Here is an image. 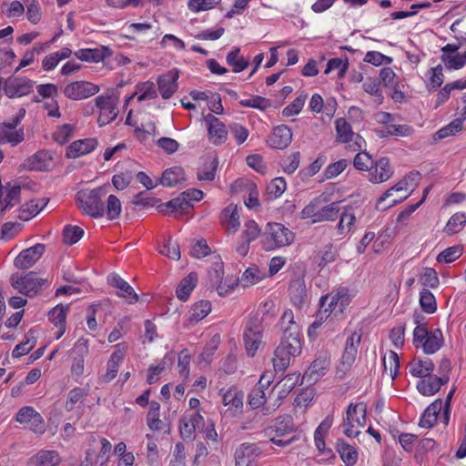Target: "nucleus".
Returning a JSON list of instances; mask_svg holds the SVG:
<instances>
[{"mask_svg":"<svg viewBox=\"0 0 466 466\" xmlns=\"http://www.w3.org/2000/svg\"><path fill=\"white\" fill-rule=\"evenodd\" d=\"M266 402L265 390L261 387H256L248 395V404L253 409L259 408Z\"/></svg>","mask_w":466,"mask_h":466,"instance_id":"nucleus-64","label":"nucleus"},{"mask_svg":"<svg viewBox=\"0 0 466 466\" xmlns=\"http://www.w3.org/2000/svg\"><path fill=\"white\" fill-rule=\"evenodd\" d=\"M178 72L168 71L157 79L158 90L164 99L170 98L177 89Z\"/></svg>","mask_w":466,"mask_h":466,"instance_id":"nucleus-23","label":"nucleus"},{"mask_svg":"<svg viewBox=\"0 0 466 466\" xmlns=\"http://www.w3.org/2000/svg\"><path fill=\"white\" fill-rule=\"evenodd\" d=\"M384 370H390V376L394 380L399 374L400 360L395 351L390 350L388 355L383 358Z\"/></svg>","mask_w":466,"mask_h":466,"instance_id":"nucleus-55","label":"nucleus"},{"mask_svg":"<svg viewBox=\"0 0 466 466\" xmlns=\"http://www.w3.org/2000/svg\"><path fill=\"white\" fill-rule=\"evenodd\" d=\"M11 285L18 292L25 296H35L41 289L42 285L46 281L44 279L37 277L34 271H30L25 276L14 274L10 278Z\"/></svg>","mask_w":466,"mask_h":466,"instance_id":"nucleus-11","label":"nucleus"},{"mask_svg":"<svg viewBox=\"0 0 466 466\" xmlns=\"http://www.w3.org/2000/svg\"><path fill=\"white\" fill-rule=\"evenodd\" d=\"M409 187L408 178H403L402 180L396 183L393 187H391L390 189H388L377 201L376 208L380 210H386L396 204L401 202L403 199H406L408 198V195L404 197H400L398 199H393L390 204L383 205V202L386 198L392 197L393 192H400V191H407Z\"/></svg>","mask_w":466,"mask_h":466,"instance_id":"nucleus-26","label":"nucleus"},{"mask_svg":"<svg viewBox=\"0 0 466 466\" xmlns=\"http://www.w3.org/2000/svg\"><path fill=\"white\" fill-rule=\"evenodd\" d=\"M291 140V129L286 125H280L273 129L271 136L268 139V144L273 148L284 149L289 146Z\"/></svg>","mask_w":466,"mask_h":466,"instance_id":"nucleus-22","label":"nucleus"},{"mask_svg":"<svg viewBox=\"0 0 466 466\" xmlns=\"http://www.w3.org/2000/svg\"><path fill=\"white\" fill-rule=\"evenodd\" d=\"M346 419L342 423L343 432L348 437H358L360 429L366 423V405L362 402L350 403L347 409Z\"/></svg>","mask_w":466,"mask_h":466,"instance_id":"nucleus-8","label":"nucleus"},{"mask_svg":"<svg viewBox=\"0 0 466 466\" xmlns=\"http://www.w3.org/2000/svg\"><path fill=\"white\" fill-rule=\"evenodd\" d=\"M392 175L393 170L390 160L387 157H381L370 167L369 180L371 183L379 184L389 180Z\"/></svg>","mask_w":466,"mask_h":466,"instance_id":"nucleus-20","label":"nucleus"},{"mask_svg":"<svg viewBox=\"0 0 466 466\" xmlns=\"http://www.w3.org/2000/svg\"><path fill=\"white\" fill-rule=\"evenodd\" d=\"M48 159H50V157L47 152L39 151L26 159L25 166L31 170L42 171L47 167L46 161Z\"/></svg>","mask_w":466,"mask_h":466,"instance_id":"nucleus-46","label":"nucleus"},{"mask_svg":"<svg viewBox=\"0 0 466 466\" xmlns=\"http://www.w3.org/2000/svg\"><path fill=\"white\" fill-rule=\"evenodd\" d=\"M239 48L235 47L227 56V62L232 66V70L235 73H239L248 66V60L239 56Z\"/></svg>","mask_w":466,"mask_h":466,"instance_id":"nucleus-48","label":"nucleus"},{"mask_svg":"<svg viewBox=\"0 0 466 466\" xmlns=\"http://www.w3.org/2000/svg\"><path fill=\"white\" fill-rule=\"evenodd\" d=\"M76 349H79V351L81 352L80 355L77 357H75L73 360V364L71 367V373L74 377H80L85 370V360H84V354L87 353L88 347H87V339H79L76 345Z\"/></svg>","mask_w":466,"mask_h":466,"instance_id":"nucleus-36","label":"nucleus"},{"mask_svg":"<svg viewBox=\"0 0 466 466\" xmlns=\"http://www.w3.org/2000/svg\"><path fill=\"white\" fill-rule=\"evenodd\" d=\"M353 164L354 167L359 170L370 171L374 162L370 155L366 152H360L355 156Z\"/></svg>","mask_w":466,"mask_h":466,"instance_id":"nucleus-63","label":"nucleus"},{"mask_svg":"<svg viewBox=\"0 0 466 466\" xmlns=\"http://www.w3.org/2000/svg\"><path fill=\"white\" fill-rule=\"evenodd\" d=\"M147 424L153 431H164L165 433L170 432L169 425L165 424L160 419L159 414H157L156 410L148 411L147 415Z\"/></svg>","mask_w":466,"mask_h":466,"instance_id":"nucleus-56","label":"nucleus"},{"mask_svg":"<svg viewBox=\"0 0 466 466\" xmlns=\"http://www.w3.org/2000/svg\"><path fill=\"white\" fill-rule=\"evenodd\" d=\"M340 207L339 202L323 206L321 198L311 200L300 212L301 218H309L311 223L334 221L339 217Z\"/></svg>","mask_w":466,"mask_h":466,"instance_id":"nucleus-4","label":"nucleus"},{"mask_svg":"<svg viewBox=\"0 0 466 466\" xmlns=\"http://www.w3.org/2000/svg\"><path fill=\"white\" fill-rule=\"evenodd\" d=\"M449 378L428 376V379L420 380L417 384V389L420 393L424 396H431L438 392L441 385L447 383Z\"/></svg>","mask_w":466,"mask_h":466,"instance_id":"nucleus-29","label":"nucleus"},{"mask_svg":"<svg viewBox=\"0 0 466 466\" xmlns=\"http://www.w3.org/2000/svg\"><path fill=\"white\" fill-rule=\"evenodd\" d=\"M420 282L426 287L436 288L439 285V278L437 272L431 268H423V272L420 277Z\"/></svg>","mask_w":466,"mask_h":466,"instance_id":"nucleus-60","label":"nucleus"},{"mask_svg":"<svg viewBox=\"0 0 466 466\" xmlns=\"http://www.w3.org/2000/svg\"><path fill=\"white\" fill-rule=\"evenodd\" d=\"M97 146L95 138H85L73 142L67 148L66 156L68 158H76L93 151Z\"/></svg>","mask_w":466,"mask_h":466,"instance_id":"nucleus-24","label":"nucleus"},{"mask_svg":"<svg viewBox=\"0 0 466 466\" xmlns=\"http://www.w3.org/2000/svg\"><path fill=\"white\" fill-rule=\"evenodd\" d=\"M338 451L341 460L348 465L352 466L357 462L358 452L354 447L341 441L338 443Z\"/></svg>","mask_w":466,"mask_h":466,"instance_id":"nucleus-51","label":"nucleus"},{"mask_svg":"<svg viewBox=\"0 0 466 466\" xmlns=\"http://www.w3.org/2000/svg\"><path fill=\"white\" fill-rule=\"evenodd\" d=\"M87 395V390L83 388H75L71 390L67 395L66 402V410L71 411L74 410L75 405L81 402Z\"/></svg>","mask_w":466,"mask_h":466,"instance_id":"nucleus-58","label":"nucleus"},{"mask_svg":"<svg viewBox=\"0 0 466 466\" xmlns=\"http://www.w3.org/2000/svg\"><path fill=\"white\" fill-rule=\"evenodd\" d=\"M264 434L269 441L279 447H285L296 441H305L303 431L299 430L291 416H279L272 420L264 430Z\"/></svg>","mask_w":466,"mask_h":466,"instance_id":"nucleus-1","label":"nucleus"},{"mask_svg":"<svg viewBox=\"0 0 466 466\" xmlns=\"http://www.w3.org/2000/svg\"><path fill=\"white\" fill-rule=\"evenodd\" d=\"M25 116V109L20 108L16 115L0 124V145L10 144L15 147L25 139L24 128H16Z\"/></svg>","mask_w":466,"mask_h":466,"instance_id":"nucleus-7","label":"nucleus"},{"mask_svg":"<svg viewBox=\"0 0 466 466\" xmlns=\"http://www.w3.org/2000/svg\"><path fill=\"white\" fill-rule=\"evenodd\" d=\"M185 179L184 170L180 167L166 169L160 177V184L165 187H174Z\"/></svg>","mask_w":466,"mask_h":466,"instance_id":"nucleus-38","label":"nucleus"},{"mask_svg":"<svg viewBox=\"0 0 466 466\" xmlns=\"http://www.w3.org/2000/svg\"><path fill=\"white\" fill-rule=\"evenodd\" d=\"M219 394L222 398V404L228 407L226 412L231 416H238L243 411L244 392L235 386L228 389H221Z\"/></svg>","mask_w":466,"mask_h":466,"instance_id":"nucleus-13","label":"nucleus"},{"mask_svg":"<svg viewBox=\"0 0 466 466\" xmlns=\"http://www.w3.org/2000/svg\"><path fill=\"white\" fill-rule=\"evenodd\" d=\"M335 127L337 132V139L339 143H348L352 139L354 135L351 126L343 117L338 118L335 121Z\"/></svg>","mask_w":466,"mask_h":466,"instance_id":"nucleus-45","label":"nucleus"},{"mask_svg":"<svg viewBox=\"0 0 466 466\" xmlns=\"http://www.w3.org/2000/svg\"><path fill=\"white\" fill-rule=\"evenodd\" d=\"M261 449L256 443L244 442L235 451L236 466H252Z\"/></svg>","mask_w":466,"mask_h":466,"instance_id":"nucleus-18","label":"nucleus"},{"mask_svg":"<svg viewBox=\"0 0 466 466\" xmlns=\"http://www.w3.org/2000/svg\"><path fill=\"white\" fill-rule=\"evenodd\" d=\"M36 343V339L32 331H29L25 337V340L19 343L15 347L12 352V356L14 358H20L25 354H27Z\"/></svg>","mask_w":466,"mask_h":466,"instance_id":"nucleus-50","label":"nucleus"},{"mask_svg":"<svg viewBox=\"0 0 466 466\" xmlns=\"http://www.w3.org/2000/svg\"><path fill=\"white\" fill-rule=\"evenodd\" d=\"M330 358L328 354L319 355L309 366L305 373L309 380L317 381L329 370Z\"/></svg>","mask_w":466,"mask_h":466,"instance_id":"nucleus-27","label":"nucleus"},{"mask_svg":"<svg viewBox=\"0 0 466 466\" xmlns=\"http://www.w3.org/2000/svg\"><path fill=\"white\" fill-rule=\"evenodd\" d=\"M84 235V230L77 226L67 225L63 230V240L66 245L76 243Z\"/></svg>","mask_w":466,"mask_h":466,"instance_id":"nucleus-54","label":"nucleus"},{"mask_svg":"<svg viewBox=\"0 0 466 466\" xmlns=\"http://www.w3.org/2000/svg\"><path fill=\"white\" fill-rule=\"evenodd\" d=\"M198 277L196 273H190L187 277L184 278L177 289V297L183 301H186L191 291L196 287Z\"/></svg>","mask_w":466,"mask_h":466,"instance_id":"nucleus-42","label":"nucleus"},{"mask_svg":"<svg viewBox=\"0 0 466 466\" xmlns=\"http://www.w3.org/2000/svg\"><path fill=\"white\" fill-rule=\"evenodd\" d=\"M32 461L38 466H57L61 458L56 451H40L32 458Z\"/></svg>","mask_w":466,"mask_h":466,"instance_id":"nucleus-40","label":"nucleus"},{"mask_svg":"<svg viewBox=\"0 0 466 466\" xmlns=\"http://www.w3.org/2000/svg\"><path fill=\"white\" fill-rule=\"evenodd\" d=\"M442 400H436L423 412L419 425L421 428H431L437 421L438 414L441 410Z\"/></svg>","mask_w":466,"mask_h":466,"instance_id":"nucleus-32","label":"nucleus"},{"mask_svg":"<svg viewBox=\"0 0 466 466\" xmlns=\"http://www.w3.org/2000/svg\"><path fill=\"white\" fill-rule=\"evenodd\" d=\"M218 161L217 157H209L198 171V180L212 181L215 178Z\"/></svg>","mask_w":466,"mask_h":466,"instance_id":"nucleus-44","label":"nucleus"},{"mask_svg":"<svg viewBox=\"0 0 466 466\" xmlns=\"http://www.w3.org/2000/svg\"><path fill=\"white\" fill-rule=\"evenodd\" d=\"M45 251L46 246L44 244H35L21 251L15 258L14 264L17 268H29L42 257Z\"/></svg>","mask_w":466,"mask_h":466,"instance_id":"nucleus-17","label":"nucleus"},{"mask_svg":"<svg viewBox=\"0 0 466 466\" xmlns=\"http://www.w3.org/2000/svg\"><path fill=\"white\" fill-rule=\"evenodd\" d=\"M466 224V214L464 212H457L453 214L448 220L444 232L448 236H452L460 232Z\"/></svg>","mask_w":466,"mask_h":466,"instance_id":"nucleus-43","label":"nucleus"},{"mask_svg":"<svg viewBox=\"0 0 466 466\" xmlns=\"http://www.w3.org/2000/svg\"><path fill=\"white\" fill-rule=\"evenodd\" d=\"M46 199L31 200L24 205L19 213V218L25 221L36 216L46 205Z\"/></svg>","mask_w":466,"mask_h":466,"instance_id":"nucleus-41","label":"nucleus"},{"mask_svg":"<svg viewBox=\"0 0 466 466\" xmlns=\"http://www.w3.org/2000/svg\"><path fill=\"white\" fill-rule=\"evenodd\" d=\"M460 47L461 43L448 44L441 47V58L448 69H460L466 65V51L463 54H459Z\"/></svg>","mask_w":466,"mask_h":466,"instance_id":"nucleus-16","label":"nucleus"},{"mask_svg":"<svg viewBox=\"0 0 466 466\" xmlns=\"http://www.w3.org/2000/svg\"><path fill=\"white\" fill-rule=\"evenodd\" d=\"M34 81L26 77H10L5 80L4 92L9 98L21 97L31 93Z\"/></svg>","mask_w":466,"mask_h":466,"instance_id":"nucleus-15","label":"nucleus"},{"mask_svg":"<svg viewBox=\"0 0 466 466\" xmlns=\"http://www.w3.org/2000/svg\"><path fill=\"white\" fill-rule=\"evenodd\" d=\"M99 92V86L87 81L71 82L65 86V96L72 100L88 98Z\"/></svg>","mask_w":466,"mask_h":466,"instance_id":"nucleus-14","label":"nucleus"},{"mask_svg":"<svg viewBox=\"0 0 466 466\" xmlns=\"http://www.w3.org/2000/svg\"><path fill=\"white\" fill-rule=\"evenodd\" d=\"M265 276V272L261 271L257 266H252L244 271L240 281L243 286H251L261 281Z\"/></svg>","mask_w":466,"mask_h":466,"instance_id":"nucleus-49","label":"nucleus"},{"mask_svg":"<svg viewBox=\"0 0 466 466\" xmlns=\"http://www.w3.org/2000/svg\"><path fill=\"white\" fill-rule=\"evenodd\" d=\"M306 98V95H300L299 96H298L293 102H291L283 109V116H291L299 114L304 106Z\"/></svg>","mask_w":466,"mask_h":466,"instance_id":"nucleus-61","label":"nucleus"},{"mask_svg":"<svg viewBox=\"0 0 466 466\" xmlns=\"http://www.w3.org/2000/svg\"><path fill=\"white\" fill-rule=\"evenodd\" d=\"M117 102L118 98L113 92H108L106 95L96 97V106L100 109V112L108 113L109 115L117 116Z\"/></svg>","mask_w":466,"mask_h":466,"instance_id":"nucleus-34","label":"nucleus"},{"mask_svg":"<svg viewBox=\"0 0 466 466\" xmlns=\"http://www.w3.org/2000/svg\"><path fill=\"white\" fill-rule=\"evenodd\" d=\"M113 52L108 46H102L93 49H80L75 53V56L82 61L98 63L103 61L105 58L111 56Z\"/></svg>","mask_w":466,"mask_h":466,"instance_id":"nucleus-25","label":"nucleus"},{"mask_svg":"<svg viewBox=\"0 0 466 466\" xmlns=\"http://www.w3.org/2000/svg\"><path fill=\"white\" fill-rule=\"evenodd\" d=\"M350 302V297L345 289H339L320 299V309L319 318L320 319H339Z\"/></svg>","mask_w":466,"mask_h":466,"instance_id":"nucleus-5","label":"nucleus"},{"mask_svg":"<svg viewBox=\"0 0 466 466\" xmlns=\"http://www.w3.org/2000/svg\"><path fill=\"white\" fill-rule=\"evenodd\" d=\"M205 123L208 130L209 139L213 144L221 145L226 142L228 129L218 117L212 114H208L205 116Z\"/></svg>","mask_w":466,"mask_h":466,"instance_id":"nucleus-19","label":"nucleus"},{"mask_svg":"<svg viewBox=\"0 0 466 466\" xmlns=\"http://www.w3.org/2000/svg\"><path fill=\"white\" fill-rule=\"evenodd\" d=\"M415 323L418 325L413 330V343L420 347L425 354L437 352L443 344V335L440 329L429 331L426 326L420 324L419 316H415Z\"/></svg>","mask_w":466,"mask_h":466,"instance_id":"nucleus-6","label":"nucleus"},{"mask_svg":"<svg viewBox=\"0 0 466 466\" xmlns=\"http://www.w3.org/2000/svg\"><path fill=\"white\" fill-rule=\"evenodd\" d=\"M280 329L283 331V334L298 336L300 335L299 326L294 320V314L291 309H286L279 321Z\"/></svg>","mask_w":466,"mask_h":466,"instance_id":"nucleus-39","label":"nucleus"},{"mask_svg":"<svg viewBox=\"0 0 466 466\" xmlns=\"http://www.w3.org/2000/svg\"><path fill=\"white\" fill-rule=\"evenodd\" d=\"M197 427L193 422H191V419L186 415H184L179 420V432L181 437L184 440H190L193 437V434L196 431Z\"/></svg>","mask_w":466,"mask_h":466,"instance_id":"nucleus-62","label":"nucleus"},{"mask_svg":"<svg viewBox=\"0 0 466 466\" xmlns=\"http://www.w3.org/2000/svg\"><path fill=\"white\" fill-rule=\"evenodd\" d=\"M300 335L283 334L272 360L276 372H284L290 365L291 360L301 353Z\"/></svg>","mask_w":466,"mask_h":466,"instance_id":"nucleus-2","label":"nucleus"},{"mask_svg":"<svg viewBox=\"0 0 466 466\" xmlns=\"http://www.w3.org/2000/svg\"><path fill=\"white\" fill-rule=\"evenodd\" d=\"M463 253V246L462 245H455L452 247H449L441 251L437 256V261L439 263H451L459 258Z\"/></svg>","mask_w":466,"mask_h":466,"instance_id":"nucleus-52","label":"nucleus"},{"mask_svg":"<svg viewBox=\"0 0 466 466\" xmlns=\"http://www.w3.org/2000/svg\"><path fill=\"white\" fill-rule=\"evenodd\" d=\"M360 340L361 333L358 331L352 332L347 339L341 359L337 367L336 374L339 378H343L350 370L356 360Z\"/></svg>","mask_w":466,"mask_h":466,"instance_id":"nucleus-9","label":"nucleus"},{"mask_svg":"<svg viewBox=\"0 0 466 466\" xmlns=\"http://www.w3.org/2000/svg\"><path fill=\"white\" fill-rule=\"evenodd\" d=\"M289 294L292 303L296 307L300 308L307 299L305 283L299 279L291 281L289 288Z\"/></svg>","mask_w":466,"mask_h":466,"instance_id":"nucleus-33","label":"nucleus"},{"mask_svg":"<svg viewBox=\"0 0 466 466\" xmlns=\"http://www.w3.org/2000/svg\"><path fill=\"white\" fill-rule=\"evenodd\" d=\"M239 218V213L236 206L229 205L223 209L220 219L228 233L234 234L238 230L240 226Z\"/></svg>","mask_w":466,"mask_h":466,"instance_id":"nucleus-28","label":"nucleus"},{"mask_svg":"<svg viewBox=\"0 0 466 466\" xmlns=\"http://www.w3.org/2000/svg\"><path fill=\"white\" fill-rule=\"evenodd\" d=\"M108 284L119 289L117 296L124 298L129 304L137 301L138 296L134 289L116 273H112L107 278Z\"/></svg>","mask_w":466,"mask_h":466,"instance_id":"nucleus-21","label":"nucleus"},{"mask_svg":"<svg viewBox=\"0 0 466 466\" xmlns=\"http://www.w3.org/2000/svg\"><path fill=\"white\" fill-rule=\"evenodd\" d=\"M67 310L68 305H57L48 313L49 320L59 328L57 339H59L65 333Z\"/></svg>","mask_w":466,"mask_h":466,"instance_id":"nucleus-35","label":"nucleus"},{"mask_svg":"<svg viewBox=\"0 0 466 466\" xmlns=\"http://www.w3.org/2000/svg\"><path fill=\"white\" fill-rule=\"evenodd\" d=\"M409 372L416 378H426L431 374L434 370V364L430 359H413L408 364Z\"/></svg>","mask_w":466,"mask_h":466,"instance_id":"nucleus-30","label":"nucleus"},{"mask_svg":"<svg viewBox=\"0 0 466 466\" xmlns=\"http://www.w3.org/2000/svg\"><path fill=\"white\" fill-rule=\"evenodd\" d=\"M210 311V302L208 300H200L191 308L187 318V322L189 324H196L207 317Z\"/></svg>","mask_w":466,"mask_h":466,"instance_id":"nucleus-37","label":"nucleus"},{"mask_svg":"<svg viewBox=\"0 0 466 466\" xmlns=\"http://www.w3.org/2000/svg\"><path fill=\"white\" fill-rule=\"evenodd\" d=\"M420 305L422 310L428 314H432L437 309V303L433 294L426 289L420 293Z\"/></svg>","mask_w":466,"mask_h":466,"instance_id":"nucleus-53","label":"nucleus"},{"mask_svg":"<svg viewBox=\"0 0 466 466\" xmlns=\"http://www.w3.org/2000/svg\"><path fill=\"white\" fill-rule=\"evenodd\" d=\"M244 343L247 354L254 357L262 344L263 327L259 319L248 320L244 330Z\"/></svg>","mask_w":466,"mask_h":466,"instance_id":"nucleus-12","label":"nucleus"},{"mask_svg":"<svg viewBox=\"0 0 466 466\" xmlns=\"http://www.w3.org/2000/svg\"><path fill=\"white\" fill-rule=\"evenodd\" d=\"M21 193V187L19 186L11 187L3 201L4 207L1 208V212L6 210L9 208L14 207L19 203V197Z\"/></svg>","mask_w":466,"mask_h":466,"instance_id":"nucleus-59","label":"nucleus"},{"mask_svg":"<svg viewBox=\"0 0 466 466\" xmlns=\"http://www.w3.org/2000/svg\"><path fill=\"white\" fill-rule=\"evenodd\" d=\"M462 122L463 120L461 118H456L452 122H451L446 127L441 128L435 136L437 139H443L448 137L449 136H453L456 133L460 132L462 129Z\"/></svg>","mask_w":466,"mask_h":466,"instance_id":"nucleus-57","label":"nucleus"},{"mask_svg":"<svg viewBox=\"0 0 466 466\" xmlns=\"http://www.w3.org/2000/svg\"><path fill=\"white\" fill-rule=\"evenodd\" d=\"M265 234L271 248L289 246L295 239V234L281 223H268Z\"/></svg>","mask_w":466,"mask_h":466,"instance_id":"nucleus-10","label":"nucleus"},{"mask_svg":"<svg viewBox=\"0 0 466 466\" xmlns=\"http://www.w3.org/2000/svg\"><path fill=\"white\" fill-rule=\"evenodd\" d=\"M339 221L337 225V230L339 235L348 234L356 222L354 208L351 207H344L339 213Z\"/></svg>","mask_w":466,"mask_h":466,"instance_id":"nucleus-31","label":"nucleus"},{"mask_svg":"<svg viewBox=\"0 0 466 466\" xmlns=\"http://www.w3.org/2000/svg\"><path fill=\"white\" fill-rule=\"evenodd\" d=\"M106 186L96 187L91 190H81L76 194L79 208L91 218H98L105 216V201Z\"/></svg>","mask_w":466,"mask_h":466,"instance_id":"nucleus-3","label":"nucleus"},{"mask_svg":"<svg viewBox=\"0 0 466 466\" xmlns=\"http://www.w3.org/2000/svg\"><path fill=\"white\" fill-rule=\"evenodd\" d=\"M122 210V205L119 198L115 195H109L106 198L105 206V215L109 220L116 219Z\"/></svg>","mask_w":466,"mask_h":466,"instance_id":"nucleus-47","label":"nucleus"}]
</instances>
